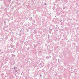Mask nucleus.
<instances>
[{
	"label": "nucleus",
	"mask_w": 79,
	"mask_h": 79,
	"mask_svg": "<svg viewBox=\"0 0 79 79\" xmlns=\"http://www.w3.org/2000/svg\"><path fill=\"white\" fill-rule=\"evenodd\" d=\"M59 29V27L57 26V25H56V31H58Z\"/></svg>",
	"instance_id": "f257e3e1"
},
{
	"label": "nucleus",
	"mask_w": 79,
	"mask_h": 79,
	"mask_svg": "<svg viewBox=\"0 0 79 79\" xmlns=\"http://www.w3.org/2000/svg\"><path fill=\"white\" fill-rule=\"evenodd\" d=\"M52 31V29H49L48 30L49 33H50V34H51Z\"/></svg>",
	"instance_id": "f03ea898"
},
{
	"label": "nucleus",
	"mask_w": 79,
	"mask_h": 79,
	"mask_svg": "<svg viewBox=\"0 0 79 79\" xmlns=\"http://www.w3.org/2000/svg\"><path fill=\"white\" fill-rule=\"evenodd\" d=\"M40 68H42V66H43V65L42 64V63H40Z\"/></svg>",
	"instance_id": "7ed1b4c3"
},
{
	"label": "nucleus",
	"mask_w": 79,
	"mask_h": 79,
	"mask_svg": "<svg viewBox=\"0 0 79 79\" xmlns=\"http://www.w3.org/2000/svg\"><path fill=\"white\" fill-rule=\"evenodd\" d=\"M16 69H17V68L16 67H14V69H15V72H17V70Z\"/></svg>",
	"instance_id": "20e7f679"
},
{
	"label": "nucleus",
	"mask_w": 79,
	"mask_h": 79,
	"mask_svg": "<svg viewBox=\"0 0 79 79\" xmlns=\"http://www.w3.org/2000/svg\"><path fill=\"white\" fill-rule=\"evenodd\" d=\"M56 2H54L53 3V5H54V6H55V5H56Z\"/></svg>",
	"instance_id": "39448f33"
},
{
	"label": "nucleus",
	"mask_w": 79,
	"mask_h": 79,
	"mask_svg": "<svg viewBox=\"0 0 79 79\" xmlns=\"http://www.w3.org/2000/svg\"><path fill=\"white\" fill-rule=\"evenodd\" d=\"M34 47V48H36V47H37V45H35Z\"/></svg>",
	"instance_id": "423d86ee"
},
{
	"label": "nucleus",
	"mask_w": 79,
	"mask_h": 79,
	"mask_svg": "<svg viewBox=\"0 0 79 79\" xmlns=\"http://www.w3.org/2000/svg\"><path fill=\"white\" fill-rule=\"evenodd\" d=\"M19 36H20V37L21 36V33H20L19 34Z\"/></svg>",
	"instance_id": "0eeeda50"
},
{
	"label": "nucleus",
	"mask_w": 79,
	"mask_h": 79,
	"mask_svg": "<svg viewBox=\"0 0 79 79\" xmlns=\"http://www.w3.org/2000/svg\"><path fill=\"white\" fill-rule=\"evenodd\" d=\"M46 58L47 59H48V58H49V57L48 56H47V57H46Z\"/></svg>",
	"instance_id": "6e6552de"
},
{
	"label": "nucleus",
	"mask_w": 79,
	"mask_h": 79,
	"mask_svg": "<svg viewBox=\"0 0 79 79\" xmlns=\"http://www.w3.org/2000/svg\"><path fill=\"white\" fill-rule=\"evenodd\" d=\"M63 10H64V9H65V7H64V6H63Z\"/></svg>",
	"instance_id": "1a4fd4ad"
},
{
	"label": "nucleus",
	"mask_w": 79,
	"mask_h": 79,
	"mask_svg": "<svg viewBox=\"0 0 79 79\" xmlns=\"http://www.w3.org/2000/svg\"><path fill=\"white\" fill-rule=\"evenodd\" d=\"M48 38H49V37H50V35H48Z\"/></svg>",
	"instance_id": "9d476101"
},
{
	"label": "nucleus",
	"mask_w": 79,
	"mask_h": 79,
	"mask_svg": "<svg viewBox=\"0 0 79 79\" xmlns=\"http://www.w3.org/2000/svg\"><path fill=\"white\" fill-rule=\"evenodd\" d=\"M26 19H28V18L27 17H26Z\"/></svg>",
	"instance_id": "9b49d317"
},
{
	"label": "nucleus",
	"mask_w": 79,
	"mask_h": 79,
	"mask_svg": "<svg viewBox=\"0 0 79 79\" xmlns=\"http://www.w3.org/2000/svg\"><path fill=\"white\" fill-rule=\"evenodd\" d=\"M41 76H42V75H41V73L40 75V77H41Z\"/></svg>",
	"instance_id": "f8f14e48"
},
{
	"label": "nucleus",
	"mask_w": 79,
	"mask_h": 79,
	"mask_svg": "<svg viewBox=\"0 0 79 79\" xmlns=\"http://www.w3.org/2000/svg\"><path fill=\"white\" fill-rule=\"evenodd\" d=\"M41 52H42V51H40L39 52V53H41Z\"/></svg>",
	"instance_id": "ddd939ff"
},
{
	"label": "nucleus",
	"mask_w": 79,
	"mask_h": 79,
	"mask_svg": "<svg viewBox=\"0 0 79 79\" xmlns=\"http://www.w3.org/2000/svg\"><path fill=\"white\" fill-rule=\"evenodd\" d=\"M31 19H32V18L31 17Z\"/></svg>",
	"instance_id": "4468645a"
},
{
	"label": "nucleus",
	"mask_w": 79,
	"mask_h": 79,
	"mask_svg": "<svg viewBox=\"0 0 79 79\" xmlns=\"http://www.w3.org/2000/svg\"><path fill=\"white\" fill-rule=\"evenodd\" d=\"M20 32H21V30H20Z\"/></svg>",
	"instance_id": "2eb2a0df"
},
{
	"label": "nucleus",
	"mask_w": 79,
	"mask_h": 79,
	"mask_svg": "<svg viewBox=\"0 0 79 79\" xmlns=\"http://www.w3.org/2000/svg\"><path fill=\"white\" fill-rule=\"evenodd\" d=\"M44 5H46V3H44Z\"/></svg>",
	"instance_id": "dca6fc26"
},
{
	"label": "nucleus",
	"mask_w": 79,
	"mask_h": 79,
	"mask_svg": "<svg viewBox=\"0 0 79 79\" xmlns=\"http://www.w3.org/2000/svg\"><path fill=\"white\" fill-rule=\"evenodd\" d=\"M11 47L12 48H13V46H11Z\"/></svg>",
	"instance_id": "f3484780"
},
{
	"label": "nucleus",
	"mask_w": 79,
	"mask_h": 79,
	"mask_svg": "<svg viewBox=\"0 0 79 79\" xmlns=\"http://www.w3.org/2000/svg\"><path fill=\"white\" fill-rule=\"evenodd\" d=\"M48 15H50V14H48Z\"/></svg>",
	"instance_id": "a211bd4d"
},
{
	"label": "nucleus",
	"mask_w": 79,
	"mask_h": 79,
	"mask_svg": "<svg viewBox=\"0 0 79 79\" xmlns=\"http://www.w3.org/2000/svg\"><path fill=\"white\" fill-rule=\"evenodd\" d=\"M1 52V50H0V52Z\"/></svg>",
	"instance_id": "6ab92c4d"
},
{
	"label": "nucleus",
	"mask_w": 79,
	"mask_h": 79,
	"mask_svg": "<svg viewBox=\"0 0 79 79\" xmlns=\"http://www.w3.org/2000/svg\"><path fill=\"white\" fill-rule=\"evenodd\" d=\"M51 14H52V13H50V15H51Z\"/></svg>",
	"instance_id": "aec40b11"
},
{
	"label": "nucleus",
	"mask_w": 79,
	"mask_h": 79,
	"mask_svg": "<svg viewBox=\"0 0 79 79\" xmlns=\"http://www.w3.org/2000/svg\"><path fill=\"white\" fill-rule=\"evenodd\" d=\"M12 47H14V46H12Z\"/></svg>",
	"instance_id": "412c9836"
},
{
	"label": "nucleus",
	"mask_w": 79,
	"mask_h": 79,
	"mask_svg": "<svg viewBox=\"0 0 79 79\" xmlns=\"http://www.w3.org/2000/svg\"><path fill=\"white\" fill-rule=\"evenodd\" d=\"M14 56H15V55H14Z\"/></svg>",
	"instance_id": "4be33fe9"
},
{
	"label": "nucleus",
	"mask_w": 79,
	"mask_h": 79,
	"mask_svg": "<svg viewBox=\"0 0 79 79\" xmlns=\"http://www.w3.org/2000/svg\"><path fill=\"white\" fill-rule=\"evenodd\" d=\"M21 74H22H22H22V73Z\"/></svg>",
	"instance_id": "5701e85b"
},
{
	"label": "nucleus",
	"mask_w": 79,
	"mask_h": 79,
	"mask_svg": "<svg viewBox=\"0 0 79 79\" xmlns=\"http://www.w3.org/2000/svg\"><path fill=\"white\" fill-rule=\"evenodd\" d=\"M16 39H17V38H16Z\"/></svg>",
	"instance_id": "b1692460"
},
{
	"label": "nucleus",
	"mask_w": 79,
	"mask_h": 79,
	"mask_svg": "<svg viewBox=\"0 0 79 79\" xmlns=\"http://www.w3.org/2000/svg\"><path fill=\"white\" fill-rule=\"evenodd\" d=\"M22 73H23V72H22Z\"/></svg>",
	"instance_id": "393cba45"
},
{
	"label": "nucleus",
	"mask_w": 79,
	"mask_h": 79,
	"mask_svg": "<svg viewBox=\"0 0 79 79\" xmlns=\"http://www.w3.org/2000/svg\"><path fill=\"white\" fill-rule=\"evenodd\" d=\"M58 60H59V59Z\"/></svg>",
	"instance_id": "a878e982"
}]
</instances>
